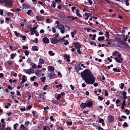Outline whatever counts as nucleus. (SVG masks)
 Segmentation results:
<instances>
[{
    "instance_id": "f257e3e1",
    "label": "nucleus",
    "mask_w": 130,
    "mask_h": 130,
    "mask_svg": "<svg viewBox=\"0 0 130 130\" xmlns=\"http://www.w3.org/2000/svg\"><path fill=\"white\" fill-rule=\"evenodd\" d=\"M81 76L85 82L88 84H93L94 82L95 78L91 71L88 69L84 70L81 73Z\"/></svg>"
},
{
    "instance_id": "f03ea898",
    "label": "nucleus",
    "mask_w": 130,
    "mask_h": 130,
    "mask_svg": "<svg viewBox=\"0 0 130 130\" xmlns=\"http://www.w3.org/2000/svg\"><path fill=\"white\" fill-rule=\"evenodd\" d=\"M55 23L57 24L56 27L60 30L62 29H64V25L61 23H60L59 21H56Z\"/></svg>"
},
{
    "instance_id": "7ed1b4c3",
    "label": "nucleus",
    "mask_w": 130,
    "mask_h": 130,
    "mask_svg": "<svg viewBox=\"0 0 130 130\" xmlns=\"http://www.w3.org/2000/svg\"><path fill=\"white\" fill-rule=\"evenodd\" d=\"M23 71L25 73L28 74L33 73L34 72V70L31 68H30L28 69H24Z\"/></svg>"
},
{
    "instance_id": "20e7f679",
    "label": "nucleus",
    "mask_w": 130,
    "mask_h": 130,
    "mask_svg": "<svg viewBox=\"0 0 130 130\" xmlns=\"http://www.w3.org/2000/svg\"><path fill=\"white\" fill-rule=\"evenodd\" d=\"M5 3L6 6L9 7L12 5V3L11 0H5Z\"/></svg>"
},
{
    "instance_id": "39448f33",
    "label": "nucleus",
    "mask_w": 130,
    "mask_h": 130,
    "mask_svg": "<svg viewBox=\"0 0 130 130\" xmlns=\"http://www.w3.org/2000/svg\"><path fill=\"white\" fill-rule=\"evenodd\" d=\"M42 70H36L35 74L37 76L39 77L42 73Z\"/></svg>"
},
{
    "instance_id": "423d86ee",
    "label": "nucleus",
    "mask_w": 130,
    "mask_h": 130,
    "mask_svg": "<svg viewBox=\"0 0 130 130\" xmlns=\"http://www.w3.org/2000/svg\"><path fill=\"white\" fill-rule=\"evenodd\" d=\"M51 42L53 44H55L58 42V40L55 38H52L51 40Z\"/></svg>"
},
{
    "instance_id": "0eeeda50",
    "label": "nucleus",
    "mask_w": 130,
    "mask_h": 130,
    "mask_svg": "<svg viewBox=\"0 0 130 130\" xmlns=\"http://www.w3.org/2000/svg\"><path fill=\"white\" fill-rule=\"evenodd\" d=\"M87 107H91L92 105V102L91 101H88L86 102Z\"/></svg>"
},
{
    "instance_id": "6e6552de",
    "label": "nucleus",
    "mask_w": 130,
    "mask_h": 130,
    "mask_svg": "<svg viewBox=\"0 0 130 130\" xmlns=\"http://www.w3.org/2000/svg\"><path fill=\"white\" fill-rule=\"evenodd\" d=\"M73 44L74 45L75 47L77 49L80 48L81 47L80 44L78 42L75 43L73 42Z\"/></svg>"
},
{
    "instance_id": "1a4fd4ad",
    "label": "nucleus",
    "mask_w": 130,
    "mask_h": 130,
    "mask_svg": "<svg viewBox=\"0 0 130 130\" xmlns=\"http://www.w3.org/2000/svg\"><path fill=\"white\" fill-rule=\"evenodd\" d=\"M114 59L116 62L119 63H121L123 60L122 58H120L119 59L117 57L114 58Z\"/></svg>"
},
{
    "instance_id": "9d476101",
    "label": "nucleus",
    "mask_w": 130,
    "mask_h": 130,
    "mask_svg": "<svg viewBox=\"0 0 130 130\" xmlns=\"http://www.w3.org/2000/svg\"><path fill=\"white\" fill-rule=\"evenodd\" d=\"M42 41L43 43L45 44H47L49 43V39L47 38L44 37L42 39Z\"/></svg>"
},
{
    "instance_id": "9b49d317",
    "label": "nucleus",
    "mask_w": 130,
    "mask_h": 130,
    "mask_svg": "<svg viewBox=\"0 0 130 130\" xmlns=\"http://www.w3.org/2000/svg\"><path fill=\"white\" fill-rule=\"evenodd\" d=\"M36 18L37 20L38 21H41L43 19V17L42 16L40 15H37L36 17Z\"/></svg>"
},
{
    "instance_id": "f8f14e48",
    "label": "nucleus",
    "mask_w": 130,
    "mask_h": 130,
    "mask_svg": "<svg viewBox=\"0 0 130 130\" xmlns=\"http://www.w3.org/2000/svg\"><path fill=\"white\" fill-rule=\"evenodd\" d=\"M47 69L48 71L51 72H53L54 71V69L53 66H49L47 67Z\"/></svg>"
},
{
    "instance_id": "ddd939ff",
    "label": "nucleus",
    "mask_w": 130,
    "mask_h": 130,
    "mask_svg": "<svg viewBox=\"0 0 130 130\" xmlns=\"http://www.w3.org/2000/svg\"><path fill=\"white\" fill-rule=\"evenodd\" d=\"M44 63V61L43 59L41 58H40L38 62V64H43Z\"/></svg>"
},
{
    "instance_id": "4468645a",
    "label": "nucleus",
    "mask_w": 130,
    "mask_h": 130,
    "mask_svg": "<svg viewBox=\"0 0 130 130\" xmlns=\"http://www.w3.org/2000/svg\"><path fill=\"white\" fill-rule=\"evenodd\" d=\"M64 57L65 59L67 60V61L68 62H69L70 61V57L69 55H68L67 54H65L64 55Z\"/></svg>"
},
{
    "instance_id": "2eb2a0df",
    "label": "nucleus",
    "mask_w": 130,
    "mask_h": 130,
    "mask_svg": "<svg viewBox=\"0 0 130 130\" xmlns=\"http://www.w3.org/2000/svg\"><path fill=\"white\" fill-rule=\"evenodd\" d=\"M27 78L25 76L23 75V77L22 78V81L21 83H24L25 82L27 81Z\"/></svg>"
},
{
    "instance_id": "dca6fc26",
    "label": "nucleus",
    "mask_w": 130,
    "mask_h": 130,
    "mask_svg": "<svg viewBox=\"0 0 130 130\" xmlns=\"http://www.w3.org/2000/svg\"><path fill=\"white\" fill-rule=\"evenodd\" d=\"M6 15L9 17H12L14 15V14L12 13L8 12L6 13Z\"/></svg>"
},
{
    "instance_id": "f3484780",
    "label": "nucleus",
    "mask_w": 130,
    "mask_h": 130,
    "mask_svg": "<svg viewBox=\"0 0 130 130\" xmlns=\"http://www.w3.org/2000/svg\"><path fill=\"white\" fill-rule=\"evenodd\" d=\"M86 103H82L80 105V107L82 109H84L87 107Z\"/></svg>"
},
{
    "instance_id": "a211bd4d",
    "label": "nucleus",
    "mask_w": 130,
    "mask_h": 130,
    "mask_svg": "<svg viewBox=\"0 0 130 130\" xmlns=\"http://www.w3.org/2000/svg\"><path fill=\"white\" fill-rule=\"evenodd\" d=\"M51 101L54 104H56L57 105L58 104L59 102V101H58L57 100L55 101Z\"/></svg>"
},
{
    "instance_id": "6ab92c4d",
    "label": "nucleus",
    "mask_w": 130,
    "mask_h": 130,
    "mask_svg": "<svg viewBox=\"0 0 130 130\" xmlns=\"http://www.w3.org/2000/svg\"><path fill=\"white\" fill-rule=\"evenodd\" d=\"M113 118L111 116H110L108 117V119L109 121L111 122L113 120Z\"/></svg>"
},
{
    "instance_id": "aec40b11",
    "label": "nucleus",
    "mask_w": 130,
    "mask_h": 130,
    "mask_svg": "<svg viewBox=\"0 0 130 130\" xmlns=\"http://www.w3.org/2000/svg\"><path fill=\"white\" fill-rule=\"evenodd\" d=\"M119 54V52L117 51H114L112 53V56H114L115 55H117Z\"/></svg>"
},
{
    "instance_id": "412c9836",
    "label": "nucleus",
    "mask_w": 130,
    "mask_h": 130,
    "mask_svg": "<svg viewBox=\"0 0 130 130\" xmlns=\"http://www.w3.org/2000/svg\"><path fill=\"white\" fill-rule=\"evenodd\" d=\"M32 50L34 51H37L38 50V49L36 46H33L32 47Z\"/></svg>"
},
{
    "instance_id": "4be33fe9",
    "label": "nucleus",
    "mask_w": 130,
    "mask_h": 130,
    "mask_svg": "<svg viewBox=\"0 0 130 130\" xmlns=\"http://www.w3.org/2000/svg\"><path fill=\"white\" fill-rule=\"evenodd\" d=\"M39 96L40 98L43 99H45L44 96L42 94H39Z\"/></svg>"
},
{
    "instance_id": "5701e85b",
    "label": "nucleus",
    "mask_w": 130,
    "mask_h": 130,
    "mask_svg": "<svg viewBox=\"0 0 130 130\" xmlns=\"http://www.w3.org/2000/svg\"><path fill=\"white\" fill-rule=\"evenodd\" d=\"M99 120L98 121V122L100 123H101L104 122V120L102 118H101L100 117L98 118Z\"/></svg>"
},
{
    "instance_id": "b1692460",
    "label": "nucleus",
    "mask_w": 130,
    "mask_h": 130,
    "mask_svg": "<svg viewBox=\"0 0 130 130\" xmlns=\"http://www.w3.org/2000/svg\"><path fill=\"white\" fill-rule=\"evenodd\" d=\"M76 33V31H75L74 32L71 31V37L72 38H74V35Z\"/></svg>"
},
{
    "instance_id": "393cba45",
    "label": "nucleus",
    "mask_w": 130,
    "mask_h": 130,
    "mask_svg": "<svg viewBox=\"0 0 130 130\" xmlns=\"http://www.w3.org/2000/svg\"><path fill=\"white\" fill-rule=\"evenodd\" d=\"M104 39V36L102 37H100L98 38V40L99 41H100L103 40Z\"/></svg>"
},
{
    "instance_id": "a878e982",
    "label": "nucleus",
    "mask_w": 130,
    "mask_h": 130,
    "mask_svg": "<svg viewBox=\"0 0 130 130\" xmlns=\"http://www.w3.org/2000/svg\"><path fill=\"white\" fill-rule=\"evenodd\" d=\"M43 130H50V128L47 126H44L43 128Z\"/></svg>"
},
{
    "instance_id": "bb28decb",
    "label": "nucleus",
    "mask_w": 130,
    "mask_h": 130,
    "mask_svg": "<svg viewBox=\"0 0 130 130\" xmlns=\"http://www.w3.org/2000/svg\"><path fill=\"white\" fill-rule=\"evenodd\" d=\"M130 111L128 109H126L125 112L126 113L127 115H129V114Z\"/></svg>"
},
{
    "instance_id": "cd10ccee",
    "label": "nucleus",
    "mask_w": 130,
    "mask_h": 130,
    "mask_svg": "<svg viewBox=\"0 0 130 130\" xmlns=\"http://www.w3.org/2000/svg\"><path fill=\"white\" fill-rule=\"evenodd\" d=\"M48 53L49 55L51 56H53L55 55V53H53L51 51H49Z\"/></svg>"
},
{
    "instance_id": "c85d7f7f",
    "label": "nucleus",
    "mask_w": 130,
    "mask_h": 130,
    "mask_svg": "<svg viewBox=\"0 0 130 130\" xmlns=\"http://www.w3.org/2000/svg\"><path fill=\"white\" fill-rule=\"evenodd\" d=\"M37 27H33L32 28H30V30L31 31H34L35 32V30L36 29Z\"/></svg>"
},
{
    "instance_id": "c756f323",
    "label": "nucleus",
    "mask_w": 130,
    "mask_h": 130,
    "mask_svg": "<svg viewBox=\"0 0 130 130\" xmlns=\"http://www.w3.org/2000/svg\"><path fill=\"white\" fill-rule=\"evenodd\" d=\"M46 22L47 23H50L51 22V20L49 18H47L46 20Z\"/></svg>"
},
{
    "instance_id": "7c9ffc66",
    "label": "nucleus",
    "mask_w": 130,
    "mask_h": 130,
    "mask_svg": "<svg viewBox=\"0 0 130 130\" xmlns=\"http://www.w3.org/2000/svg\"><path fill=\"white\" fill-rule=\"evenodd\" d=\"M113 70L114 72H120V70L119 69H117L116 68H113Z\"/></svg>"
},
{
    "instance_id": "2f4dec72",
    "label": "nucleus",
    "mask_w": 130,
    "mask_h": 130,
    "mask_svg": "<svg viewBox=\"0 0 130 130\" xmlns=\"http://www.w3.org/2000/svg\"><path fill=\"white\" fill-rule=\"evenodd\" d=\"M32 68L33 69H35L36 68V64L34 63H32V64L31 65H32Z\"/></svg>"
},
{
    "instance_id": "473e14b6",
    "label": "nucleus",
    "mask_w": 130,
    "mask_h": 130,
    "mask_svg": "<svg viewBox=\"0 0 130 130\" xmlns=\"http://www.w3.org/2000/svg\"><path fill=\"white\" fill-rule=\"evenodd\" d=\"M55 5L56 3L55 2H53L52 4L51 5V6L53 7L54 8H55Z\"/></svg>"
},
{
    "instance_id": "72a5a7b5",
    "label": "nucleus",
    "mask_w": 130,
    "mask_h": 130,
    "mask_svg": "<svg viewBox=\"0 0 130 130\" xmlns=\"http://www.w3.org/2000/svg\"><path fill=\"white\" fill-rule=\"evenodd\" d=\"M46 79V78L45 77H44L41 78V81L43 82H44L45 81V80Z\"/></svg>"
},
{
    "instance_id": "f704fd0d",
    "label": "nucleus",
    "mask_w": 130,
    "mask_h": 130,
    "mask_svg": "<svg viewBox=\"0 0 130 130\" xmlns=\"http://www.w3.org/2000/svg\"><path fill=\"white\" fill-rule=\"evenodd\" d=\"M32 41L33 42L37 43L38 42V39L37 38H35V40H32Z\"/></svg>"
},
{
    "instance_id": "c9c22d12",
    "label": "nucleus",
    "mask_w": 130,
    "mask_h": 130,
    "mask_svg": "<svg viewBox=\"0 0 130 130\" xmlns=\"http://www.w3.org/2000/svg\"><path fill=\"white\" fill-rule=\"evenodd\" d=\"M53 77V75L52 74H49L48 76V77H49L50 79L52 78Z\"/></svg>"
},
{
    "instance_id": "e433bc0d",
    "label": "nucleus",
    "mask_w": 130,
    "mask_h": 130,
    "mask_svg": "<svg viewBox=\"0 0 130 130\" xmlns=\"http://www.w3.org/2000/svg\"><path fill=\"white\" fill-rule=\"evenodd\" d=\"M121 86H120V88L121 89H122L124 86V84L123 83H122L121 84Z\"/></svg>"
},
{
    "instance_id": "4c0bfd02",
    "label": "nucleus",
    "mask_w": 130,
    "mask_h": 130,
    "mask_svg": "<svg viewBox=\"0 0 130 130\" xmlns=\"http://www.w3.org/2000/svg\"><path fill=\"white\" fill-rule=\"evenodd\" d=\"M49 109V107L48 106H47L46 107H44V111H45L46 112H47V111L46 110V109Z\"/></svg>"
},
{
    "instance_id": "58836bf2",
    "label": "nucleus",
    "mask_w": 130,
    "mask_h": 130,
    "mask_svg": "<svg viewBox=\"0 0 130 130\" xmlns=\"http://www.w3.org/2000/svg\"><path fill=\"white\" fill-rule=\"evenodd\" d=\"M52 32L54 33H55L56 32V30L55 28L54 27H53L52 29Z\"/></svg>"
},
{
    "instance_id": "ea45409f",
    "label": "nucleus",
    "mask_w": 130,
    "mask_h": 130,
    "mask_svg": "<svg viewBox=\"0 0 130 130\" xmlns=\"http://www.w3.org/2000/svg\"><path fill=\"white\" fill-rule=\"evenodd\" d=\"M123 126L124 127H127L128 126V125L126 122H125L124 124H123Z\"/></svg>"
},
{
    "instance_id": "a19ab883",
    "label": "nucleus",
    "mask_w": 130,
    "mask_h": 130,
    "mask_svg": "<svg viewBox=\"0 0 130 130\" xmlns=\"http://www.w3.org/2000/svg\"><path fill=\"white\" fill-rule=\"evenodd\" d=\"M15 56V55L14 54H11V55L10 58L12 59H13Z\"/></svg>"
},
{
    "instance_id": "79ce46f5",
    "label": "nucleus",
    "mask_w": 130,
    "mask_h": 130,
    "mask_svg": "<svg viewBox=\"0 0 130 130\" xmlns=\"http://www.w3.org/2000/svg\"><path fill=\"white\" fill-rule=\"evenodd\" d=\"M36 78V77L35 76H33L32 77H30V79L32 81H33L34 80V79Z\"/></svg>"
},
{
    "instance_id": "37998d69",
    "label": "nucleus",
    "mask_w": 130,
    "mask_h": 130,
    "mask_svg": "<svg viewBox=\"0 0 130 130\" xmlns=\"http://www.w3.org/2000/svg\"><path fill=\"white\" fill-rule=\"evenodd\" d=\"M76 69L80 70L82 69V68L80 67V65H78L76 67Z\"/></svg>"
},
{
    "instance_id": "c03bdc74",
    "label": "nucleus",
    "mask_w": 130,
    "mask_h": 130,
    "mask_svg": "<svg viewBox=\"0 0 130 130\" xmlns=\"http://www.w3.org/2000/svg\"><path fill=\"white\" fill-rule=\"evenodd\" d=\"M31 11H32L31 10H29L26 13L27 14L29 15L30 14Z\"/></svg>"
},
{
    "instance_id": "a18cd8bd",
    "label": "nucleus",
    "mask_w": 130,
    "mask_h": 130,
    "mask_svg": "<svg viewBox=\"0 0 130 130\" xmlns=\"http://www.w3.org/2000/svg\"><path fill=\"white\" fill-rule=\"evenodd\" d=\"M14 32L17 37H18L20 35V34L19 33H18L17 31H15Z\"/></svg>"
},
{
    "instance_id": "49530a36",
    "label": "nucleus",
    "mask_w": 130,
    "mask_h": 130,
    "mask_svg": "<svg viewBox=\"0 0 130 130\" xmlns=\"http://www.w3.org/2000/svg\"><path fill=\"white\" fill-rule=\"evenodd\" d=\"M25 55L26 56H28L29 54V52L27 51H26L25 52Z\"/></svg>"
},
{
    "instance_id": "de8ad7c7",
    "label": "nucleus",
    "mask_w": 130,
    "mask_h": 130,
    "mask_svg": "<svg viewBox=\"0 0 130 130\" xmlns=\"http://www.w3.org/2000/svg\"><path fill=\"white\" fill-rule=\"evenodd\" d=\"M76 15L78 17H82V16L80 14V13L79 12H76Z\"/></svg>"
},
{
    "instance_id": "09e8293b",
    "label": "nucleus",
    "mask_w": 130,
    "mask_h": 130,
    "mask_svg": "<svg viewBox=\"0 0 130 130\" xmlns=\"http://www.w3.org/2000/svg\"><path fill=\"white\" fill-rule=\"evenodd\" d=\"M34 86H36V87H38V83L36 82H35L34 83Z\"/></svg>"
},
{
    "instance_id": "8fccbe9b",
    "label": "nucleus",
    "mask_w": 130,
    "mask_h": 130,
    "mask_svg": "<svg viewBox=\"0 0 130 130\" xmlns=\"http://www.w3.org/2000/svg\"><path fill=\"white\" fill-rule=\"evenodd\" d=\"M67 123L68 125H72V122H71L67 121Z\"/></svg>"
},
{
    "instance_id": "3c124183",
    "label": "nucleus",
    "mask_w": 130,
    "mask_h": 130,
    "mask_svg": "<svg viewBox=\"0 0 130 130\" xmlns=\"http://www.w3.org/2000/svg\"><path fill=\"white\" fill-rule=\"evenodd\" d=\"M58 77H61L62 76L61 74L59 72H58Z\"/></svg>"
},
{
    "instance_id": "603ef678",
    "label": "nucleus",
    "mask_w": 130,
    "mask_h": 130,
    "mask_svg": "<svg viewBox=\"0 0 130 130\" xmlns=\"http://www.w3.org/2000/svg\"><path fill=\"white\" fill-rule=\"evenodd\" d=\"M77 51L78 52V53L80 54H82V52L80 51V50L79 48L77 49Z\"/></svg>"
},
{
    "instance_id": "864d4df0",
    "label": "nucleus",
    "mask_w": 130,
    "mask_h": 130,
    "mask_svg": "<svg viewBox=\"0 0 130 130\" xmlns=\"http://www.w3.org/2000/svg\"><path fill=\"white\" fill-rule=\"evenodd\" d=\"M71 18L72 20H74L75 19H77V17H74L73 16H71Z\"/></svg>"
},
{
    "instance_id": "5fc2aeb1",
    "label": "nucleus",
    "mask_w": 130,
    "mask_h": 130,
    "mask_svg": "<svg viewBox=\"0 0 130 130\" xmlns=\"http://www.w3.org/2000/svg\"><path fill=\"white\" fill-rule=\"evenodd\" d=\"M97 129L98 130H104V129L99 126L98 127Z\"/></svg>"
},
{
    "instance_id": "6e6d98bb",
    "label": "nucleus",
    "mask_w": 130,
    "mask_h": 130,
    "mask_svg": "<svg viewBox=\"0 0 130 130\" xmlns=\"http://www.w3.org/2000/svg\"><path fill=\"white\" fill-rule=\"evenodd\" d=\"M92 39L93 40H95V38L96 37V35H93L92 36Z\"/></svg>"
},
{
    "instance_id": "4d7b16f0",
    "label": "nucleus",
    "mask_w": 130,
    "mask_h": 130,
    "mask_svg": "<svg viewBox=\"0 0 130 130\" xmlns=\"http://www.w3.org/2000/svg\"><path fill=\"white\" fill-rule=\"evenodd\" d=\"M60 17L63 19H65V17L63 15H61L60 16Z\"/></svg>"
},
{
    "instance_id": "13d9d810",
    "label": "nucleus",
    "mask_w": 130,
    "mask_h": 130,
    "mask_svg": "<svg viewBox=\"0 0 130 130\" xmlns=\"http://www.w3.org/2000/svg\"><path fill=\"white\" fill-rule=\"evenodd\" d=\"M88 2L89 3L90 5H91L92 4V2L91 0H88Z\"/></svg>"
},
{
    "instance_id": "bf43d9fd",
    "label": "nucleus",
    "mask_w": 130,
    "mask_h": 130,
    "mask_svg": "<svg viewBox=\"0 0 130 130\" xmlns=\"http://www.w3.org/2000/svg\"><path fill=\"white\" fill-rule=\"evenodd\" d=\"M61 98V96L60 94H58L57 99L58 100H59L60 99V98Z\"/></svg>"
},
{
    "instance_id": "052dcab7",
    "label": "nucleus",
    "mask_w": 130,
    "mask_h": 130,
    "mask_svg": "<svg viewBox=\"0 0 130 130\" xmlns=\"http://www.w3.org/2000/svg\"><path fill=\"white\" fill-rule=\"evenodd\" d=\"M18 125V124L17 123H16L15 124H14L13 125L14 126V129L16 130V126Z\"/></svg>"
},
{
    "instance_id": "680f3d73",
    "label": "nucleus",
    "mask_w": 130,
    "mask_h": 130,
    "mask_svg": "<svg viewBox=\"0 0 130 130\" xmlns=\"http://www.w3.org/2000/svg\"><path fill=\"white\" fill-rule=\"evenodd\" d=\"M98 99L100 101H102L103 100V98L100 96H99L98 98Z\"/></svg>"
},
{
    "instance_id": "e2e57ef3",
    "label": "nucleus",
    "mask_w": 130,
    "mask_h": 130,
    "mask_svg": "<svg viewBox=\"0 0 130 130\" xmlns=\"http://www.w3.org/2000/svg\"><path fill=\"white\" fill-rule=\"evenodd\" d=\"M125 2L126 3V5L128 6L129 5V3L128 2V0H125Z\"/></svg>"
},
{
    "instance_id": "0e129e2a",
    "label": "nucleus",
    "mask_w": 130,
    "mask_h": 130,
    "mask_svg": "<svg viewBox=\"0 0 130 130\" xmlns=\"http://www.w3.org/2000/svg\"><path fill=\"white\" fill-rule=\"evenodd\" d=\"M127 94L126 92L125 91H123L122 94L123 96H126V95Z\"/></svg>"
},
{
    "instance_id": "69168bd1",
    "label": "nucleus",
    "mask_w": 130,
    "mask_h": 130,
    "mask_svg": "<svg viewBox=\"0 0 130 130\" xmlns=\"http://www.w3.org/2000/svg\"><path fill=\"white\" fill-rule=\"evenodd\" d=\"M3 10L1 9L0 10V14L3 15Z\"/></svg>"
},
{
    "instance_id": "338daca9",
    "label": "nucleus",
    "mask_w": 130,
    "mask_h": 130,
    "mask_svg": "<svg viewBox=\"0 0 130 130\" xmlns=\"http://www.w3.org/2000/svg\"><path fill=\"white\" fill-rule=\"evenodd\" d=\"M120 102V101L119 100L117 99L116 101V104H118Z\"/></svg>"
},
{
    "instance_id": "774afa93",
    "label": "nucleus",
    "mask_w": 130,
    "mask_h": 130,
    "mask_svg": "<svg viewBox=\"0 0 130 130\" xmlns=\"http://www.w3.org/2000/svg\"><path fill=\"white\" fill-rule=\"evenodd\" d=\"M22 47L23 49H28V47L27 46H26L24 45H23L22 46Z\"/></svg>"
}]
</instances>
